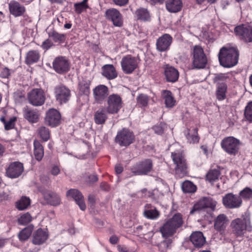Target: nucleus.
Masks as SVG:
<instances>
[{
	"label": "nucleus",
	"mask_w": 252,
	"mask_h": 252,
	"mask_svg": "<svg viewBox=\"0 0 252 252\" xmlns=\"http://www.w3.org/2000/svg\"><path fill=\"white\" fill-rule=\"evenodd\" d=\"M61 116L58 111L54 108L48 110L46 113L45 122L52 127L57 126L59 125Z\"/></svg>",
	"instance_id": "nucleus-17"
},
{
	"label": "nucleus",
	"mask_w": 252,
	"mask_h": 252,
	"mask_svg": "<svg viewBox=\"0 0 252 252\" xmlns=\"http://www.w3.org/2000/svg\"><path fill=\"white\" fill-rule=\"evenodd\" d=\"M123 106L121 97L118 94H112L107 97L106 111L111 114H117Z\"/></svg>",
	"instance_id": "nucleus-6"
},
{
	"label": "nucleus",
	"mask_w": 252,
	"mask_h": 252,
	"mask_svg": "<svg viewBox=\"0 0 252 252\" xmlns=\"http://www.w3.org/2000/svg\"><path fill=\"white\" fill-rule=\"evenodd\" d=\"M217 205V201L211 198L205 197L198 201L195 204L193 209L190 211L192 214L193 212L202 209L209 208L212 210H214Z\"/></svg>",
	"instance_id": "nucleus-21"
},
{
	"label": "nucleus",
	"mask_w": 252,
	"mask_h": 252,
	"mask_svg": "<svg viewBox=\"0 0 252 252\" xmlns=\"http://www.w3.org/2000/svg\"><path fill=\"white\" fill-rule=\"evenodd\" d=\"M9 9L10 13L15 17L22 16L26 11L25 7L15 0L9 2Z\"/></svg>",
	"instance_id": "nucleus-26"
},
{
	"label": "nucleus",
	"mask_w": 252,
	"mask_h": 252,
	"mask_svg": "<svg viewBox=\"0 0 252 252\" xmlns=\"http://www.w3.org/2000/svg\"><path fill=\"white\" fill-rule=\"evenodd\" d=\"M115 171L117 174L121 173L123 171V167L120 165H117L115 166Z\"/></svg>",
	"instance_id": "nucleus-61"
},
{
	"label": "nucleus",
	"mask_w": 252,
	"mask_h": 252,
	"mask_svg": "<svg viewBox=\"0 0 252 252\" xmlns=\"http://www.w3.org/2000/svg\"><path fill=\"white\" fill-rule=\"evenodd\" d=\"M54 93L57 101L60 104L66 103L70 97V90L63 85L56 86L55 88Z\"/></svg>",
	"instance_id": "nucleus-15"
},
{
	"label": "nucleus",
	"mask_w": 252,
	"mask_h": 252,
	"mask_svg": "<svg viewBox=\"0 0 252 252\" xmlns=\"http://www.w3.org/2000/svg\"><path fill=\"white\" fill-rule=\"evenodd\" d=\"M171 156L174 163L176 165V175L178 178H181L187 173V166L184 157L180 152L172 153Z\"/></svg>",
	"instance_id": "nucleus-7"
},
{
	"label": "nucleus",
	"mask_w": 252,
	"mask_h": 252,
	"mask_svg": "<svg viewBox=\"0 0 252 252\" xmlns=\"http://www.w3.org/2000/svg\"><path fill=\"white\" fill-rule=\"evenodd\" d=\"M31 201L29 197H22L19 201L17 202V208L19 210H23L28 208L30 205Z\"/></svg>",
	"instance_id": "nucleus-41"
},
{
	"label": "nucleus",
	"mask_w": 252,
	"mask_h": 252,
	"mask_svg": "<svg viewBox=\"0 0 252 252\" xmlns=\"http://www.w3.org/2000/svg\"><path fill=\"white\" fill-rule=\"evenodd\" d=\"M24 170L23 164L20 162L11 163L6 169V173L11 178H16L20 176Z\"/></svg>",
	"instance_id": "nucleus-19"
},
{
	"label": "nucleus",
	"mask_w": 252,
	"mask_h": 252,
	"mask_svg": "<svg viewBox=\"0 0 252 252\" xmlns=\"http://www.w3.org/2000/svg\"><path fill=\"white\" fill-rule=\"evenodd\" d=\"M220 175V172L218 170H211L206 175V179L210 183H212L218 179Z\"/></svg>",
	"instance_id": "nucleus-43"
},
{
	"label": "nucleus",
	"mask_w": 252,
	"mask_h": 252,
	"mask_svg": "<svg viewBox=\"0 0 252 252\" xmlns=\"http://www.w3.org/2000/svg\"><path fill=\"white\" fill-rule=\"evenodd\" d=\"M222 203L226 208L236 209L241 206L242 199L239 195L229 193L223 197Z\"/></svg>",
	"instance_id": "nucleus-12"
},
{
	"label": "nucleus",
	"mask_w": 252,
	"mask_h": 252,
	"mask_svg": "<svg viewBox=\"0 0 252 252\" xmlns=\"http://www.w3.org/2000/svg\"><path fill=\"white\" fill-rule=\"evenodd\" d=\"M105 16L115 27H121L123 26V16L117 9L113 8L107 9L105 12Z\"/></svg>",
	"instance_id": "nucleus-13"
},
{
	"label": "nucleus",
	"mask_w": 252,
	"mask_h": 252,
	"mask_svg": "<svg viewBox=\"0 0 252 252\" xmlns=\"http://www.w3.org/2000/svg\"><path fill=\"white\" fill-rule=\"evenodd\" d=\"M239 196L241 199L248 200L252 198V189L249 187L244 188L239 192Z\"/></svg>",
	"instance_id": "nucleus-44"
},
{
	"label": "nucleus",
	"mask_w": 252,
	"mask_h": 252,
	"mask_svg": "<svg viewBox=\"0 0 252 252\" xmlns=\"http://www.w3.org/2000/svg\"><path fill=\"white\" fill-rule=\"evenodd\" d=\"M165 126L164 124H160L159 125L154 126L153 129L156 133L160 134L163 132Z\"/></svg>",
	"instance_id": "nucleus-54"
},
{
	"label": "nucleus",
	"mask_w": 252,
	"mask_h": 252,
	"mask_svg": "<svg viewBox=\"0 0 252 252\" xmlns=\"http://www.w3.org/2000/svg\"><path fill=\"white\" fill-rule=\"evenodd\" d=\"M109 241L111 244H115L118 241V238L117 236L113 235L110 238Z\"/></svg>",
	"instance_id": "nucleus-60"
},
{
	"label": "nucleus",
	"mask_w": 252,
	"mask_h": 252,
	"mask_svg": "<svg viewBox=\"0 0 252 252\" xmlns=\"http://www.w3.org/2000/svg\"><path fill=\"white\" fill-rule=\"evenodd\" d=\"M7 242V239L0 237V248L3 247Z\"/></svg>",
	"instance_id": "nucleus-63"
},
{
	"label": "nucleus",
	"mask_w": 252,
	"mask_h": 252,
	"mask_svg": "<svg viewBox=\"0 0 252 252\" xmlns=\"http://www.w3.org/2000/svg\"><path fill=\"white\" fill-rule=\"evenodd\" d=\"M172 37L169 34H164L159 37L156 43L157 49L159 52L168 50L172 42Z\"/></svg>",
	"instance_id": "nucleus-20"
},
{
	"label": "nucleus",
	"mask_w": 252,
	"mask_h": 252,
	"mask_svg": "<svg viewBox=\"0 0 252 252\" xmlns=\"http://www.w3.org/2000/svg\"><path fill=\"white\" fill-rule=\"evenodd\" d=\"M186 136L188 140V142L189 143L195 144L199 142V137L198 136L197 129L196 128L188 129Z\"/></svg>",
	"instance_id": "nucleus-36"
},
{
	"label": "nucleus",
	"mask_w": 252,
	"mask_h": 252,
	"mask_svg": "<svg viewBox=\"0 0 252 252\" xmlns=\"http://www.w3.org/2000/svg\"><path fill=\"white\" fill-rule=\"evenodd\" d=\"M137 104L141 107H144L147 106L149 102V97L147 95L141 94L137 98Z\"/></svg>",
	"instance_id": "nucleus-50"
},
{
	"label": "nucleus",
	"mask_w": 252,
	"mask_h": 252,
	"mask_svg": "<svg viewBox=\"0 0 252 252\" xmlns=\"http://www.w3.org/2000/svg\"><path fill=\"white\" fill-rule=\"evenodd\" d=\"M0 75L2 78H7L10 75L9 70L7 68H3L1 72Z\"/></svg>",
	"instance_id": "nucleus-56"
},
{
	"label": "nucleus",
	"mask_w": 252,
	"mask_h": 252,
	"mask_svg": "<svg viewBox=\"0 0 252 252\" xmlns=\"http://www.w3.org/2000/svg\"><path fill=\"white\" fill-rule=\"evenodd\" d=\"M34 146V155L36 159L40 161L42 159L44 156V150L42 145L37 140H34L33 142Z\"/></svg>",
	"instance_id": "nucleus-37"
},
{
	"label": "nucleus",
	"mask_w": 252,
	"mask_h": 252,
	"mask_svg": "<svg viewBox=\"0 0 252 252\" xmlns=\"http://www.w3.org/2000/svg\"><path fill=\"white\" fill-rule=\"evenodd\" d=\"M182 189L184 192L193 193L196 190V187L192 182L189 181L183 183Z\"/></svg>",
	"instance_id": "nucleus-40"
},
{
	"label": "nucleus",
	"mask_w": 252,
	"mask_h": 252,
	"mask_svg": "<svg viewBox=\"0 0 252 252\" xmlns=\"http://www.w3.org/2000/svg\"><path fill=\"white\" fill-rule=\"evenodd\" d=\"M230 227L232 232L237 236H243L247 230L251 231V218L250 213L245 212L241 218L232 220Z\"/></svg>",
	"instance_id": "nucleus-3"
},
{
	"label": "nucleus",
	"mask_w": 252,
	"mask_h": 252,
	"mask_svg": "<svg viewBox=\"0 0 252 252\" xmlns=\"http://www.w3.org/2000/svg\"><path fill=\"white\" fill-rule=\"evenodd\" d=\"M88 0H83L82 2L79 3H75L74 4L75 11L77 14H80L84 10L88 8V5L87 4Z\"/></svg>",
	"instance_id": "nucleus-45"
},
{
	"label": "nucleus",
	"mask_w": 252,
	"mask_h": 252,
	"mask_svg": "<svg viewBox=\"0 0 252 252\" xmlns=\"http://www.w3.org/2000/svg\"><path fill=\"white\" fill-rule=\"evenodd\" d=\"M106 108H101L96 111L94 115V120L97 125L103 124L107 119Z\"/></svg>",
	"instance_id": "nucleus-34"
},
{
	"label": "nucleus",
	"mask_w": 252,
	"mask_h": 252,
	"mask_svg": "<svg viewBox=\"0 0 252 252\" xmlns=\"http://www.w3.org/2000/svg\"><path fill=\"white\" fill-rule=\"evenodd\" d=\"M220 145L222 149L227 154L231 156H235L239 153L240 141L233 136H228L221 140Z\"/></svg>",
	"instance_id": "nucleus-4"
},
{
	"label": "nucleus",
	"mask_w": 252,
	"mask_h": 252,
	"mask_svg": "<svg viewBox=\"0 0 252 252\" xmlns=\"http://www.w3.org/2000/svg\"><path fill=\"white\" fill-rule=\"evenodd\" d=\"M32 218L31 215L28 213L23 214L20 218L18 219V222L20 224L26 225L32 221Z\"/></svg>",
	"instance_id": "nucleus-52"
},
{
	"label": "nucleus",
	"mask_w": 252,
	"mask_h": 252,
	"mask_svg": "<svg viewBox=\"0 0 252 252\" xmlns=\"http://www.w3.org/2000/svg\"><path fill=\"white\" fill-rule=\"evenodd\" d=\"M51 174L54 176H57L60 172V168L57 166H53L51 170Z\"/></svg>",
	"instance_id": "nucleus-58"
},
{
	"label": "nucleus",
	"mask_w": 252,
	"mask_h": 252,
	"mask_svg": "<svg viewBox=\"0 0 252 252\" xmlns=\"http://www.w3.org/2000/svg\"><path fill=\"white\" fill-rule=\"evenodd\" d=\"M135 14L138 19L142 21H148L150 19V15L148 11L143 8L137 9L135 12Z\"/></svg>",
	"instance_id": "nucleus-39"
},
{
	"label": "nucleus",
	"mask_w": 252,
	"mask_h": 252,
	"mask_svg": "<svg viewBox=\"0 0 252 252\" xmlns=\"http://www.w3.org/2000/svg\"><path fill=\"white\" fill-rule=\"evenodd\" d=\"M133 132L127 128H123L118 132L115 140L121 146H127L134 141Z\"/></svg>",
	"instance_id": "nucleus-8"
},
{
	"label": "nucleus",
	"mask_w": 252,
	"mask_h": 252,
	"mask_svg": "<svg viewBox=\"0 0 252 252\" xmlns=\"http://www.w3.org/2000/svg\"><path fill=\"white\" fill-rule=\"evenodd\" d=\"M49 35L53 38L55 42H63L65 39V34L59 33L55 31L49 33Z\"/></svg>",
	"instance_id": "nucleus-47"
},
{
	"label": "nucleus",
	"mask_w": 252,
	"mask_h": 252,
	"mask_svg": "<svg viewBox=\"0 0 252 252\" xmlns=\"http://www.w3.org/2000/svg\"><path fill=\"white\" fill-rule=\"evenodd\" d=\"M109 94L108 87L104 85H99L93 89L94 100L98 103H102Z\"/></svg>",
	"instance_id": "nucleus-18"
},
{
	"label": "nucleus",
	"mask_w": 252,
	"mask_h": 252,
	"mask_svg": "<svg viewBox=\"0 0 252 252\" xmlns=\"http://www.w3.org/2000/svg\"><path fill=\"white\" fill-rule=\"evenodd\" d=\"M144 217L150 220H156L160 216L159 212L155 207L150 204H146L143 212Z\"/></svg>",
	"instance_id": "nucleus-30"
},
{
	"label": "nucleus",
	"mask_w": 252,
	"mask_h": 252,
	"mask_svg": "<svg viewBox=\"0 0 252 252\" xmlns=\"http://www.w3.org/2000/svg\"><path fill=\"white\" fill-rule=\"evenodd\" d=\"M1 121L4 124V127L6 130H9L13 128L15 125V121L16 120L15 117L11 118L9 121L5 122L4 121V118L1 119Z\"/></svg>",
	"instance_id": "nucleus-53"
},
{
	"label": "nucleus",
	"mask_w": 252,
	"mask_h": 252,
	"mask_svg": "<svg viewBox=\"0 0 252 252\" xmlns=\"http://www.w3.org/2000/svg\"><path fill=\"white\" fill-rule=\"evenodd\" d=\"M66 195L68 198H73L81 210L84 211L86 209V206L83 196L82 193L77 189H70L66 192Z\"/></svg>",
	"instance_id": "nucleus-23"
},
{
	"label": "nucleus",
	"mask_w": 252,
	"mask_h": 252,
	"mask_svg": "<svg viewBox=\"0 0 252 252\" xmlns=\"http://www.w3.org/2000/svg\"><path fill=\"white\" fill-rule=\"evenodd\" d=\"M225 78V76L224 75L220 74L214 78V81L217 82L216 94L219 100H222L226 98L227 85L224 82H219L220 81L223 80Z\"/></svg>",
	"instance_id": "nucleus-14"
},
{
	"label": "nucleus",
	"mask_w": 252,
	"mask_h": 252,
	"mask_svg": "<svg viewBox=\"0 0 252 252\" xmlns=\"http://www.w3.org/2000/svg\"><path fill=\"white\" fill-rule=\"evenodd\" d=\"M183 7L182 0H167L166 1V9L171 13L180 11Z\"/></svg>",
	"instance_id": "nucleus-29"
},
{
	"label": "nucleus",
	"mask_w": 252,
	"mask_h": 252,
	"mask_svg": "<svg viewBox=\"0 0 252 252\" xmlns=\"http://www.w3.org/2000/svg\"><path fill=\"white\" fill-rule=\"evenodd\" d=\"M28 99L30 104L33 106H41L45 100L44 91L40 89H34L28 94Z\"/></svg>",
	"instance_id": "nucleus-11"
},
{
	"label": "nucleus",
	"mask_w": 252,
	"mask_h": 252,
	"mask_svg": "<svg viewBox=\"0 0 252 252\" xmlns=\"http://www.w3.org/2000/svg\"><path fill=\"white\" fill-rule=\"evenodd\" d=\"M228 223V219L224 214L218 215L214 220V228L221 235H223Z\"/></svg>",
	"instance_id": "nucleus-22"
},
{
	"label": "nucleus",
	"mask_w": 252,
	"mask_h": 252,
	"mask_svg": "<svg viewBox=\"0 0 252 252\" xmlns=\"http://www.w3.org/2000/svg\"><path fill=\"white\" fill-rule=\"evenodd\" d=\"M153 169V162L150 159H146L137 163L131 168V171L136 175L148 174Z\"/></svg>",
	"instance_id": "nucleus-9"
},
{
	"label": "nucleus",
	"mask_w": 252,
	"mask_h": 252,
	"mask_svg": "<svg viewBox=\"0 0 252 252\" xmlns=\"http://www.w3.org/2000/svg\"><path fill=\"white\" fill-rule=\"evenodd\" d=\"M32 229L30 227H27L21 230L19 235V238L21 241L27 240L31 235Z\"/></svg>",
	"instance_id": "nucleus-42"
},
{
	"label": "nucleus",
	"mask_w": 252,
	"mask_h": 252,
	"mask_svg": "<svg viewBox=\"0 0 252 252\" xmlns=\"http://www.w3.org/2000/svg\"><path fill=\"white\" fill-rule=\"evenodd\" d=\"M244 115L247 120L252 122V101L249 102L247 105Z\"/></svg>",
	"instance_id": "nucleus-51"
},
{
	"label": "nucleus",
	"mask_w": 252,
	"mask_h": 252,
	"mask_svg": "<svg viewBox=\"0 0 252 252\" xmlns=\"http://www.w3.org/2000/svg\"><path fill=\"white\" fill-rule=\"evenodd\" d=\"M40 55L38 51L32 50L27 54L26 58V63L27 64H31L38 61Z\"/></svg>",
	"instance_id": "nucleus-38"
},
{
	"label": "nucleus",
	"mask_w": 252,
	"mask_h": 252,
	"mask_svg": "<svg viewBox=\"0 0 252 252\" xmlns=\"http://www.w3.org/2000/svg\"><path fill=\"white\" fill-rule=\"evenodd\" d=\"M122 69L127 74L131 73L138 66V61L130 55L124 56L121 62Z\"/></svg>",
	"instance_id": "nucleus-10"
},
{
	"label": "nucleus",
	"mask_w": 252,
	"mask_h": 252,
	"mask_svg": "<svg viewBox=\"0 0 252 252\" xmlns=\"http://www.w3.org/2000/svg\"><path fill=\"white\" fill-rule=\"evenodd\" d=\"M48 237V233L42 229H38L33 234L32 242L35 245H41L44 243Z\"/></svg>",
	"instance_id": "nucleus-28"
},
{
	"label": "nucleus",
	"mask_w": 252,
	"mask_h": 252,
	"mask_svg": "<svg viewBox=\"0 0 252 252\" xmlns=\"http://www.w3.org/2000/svg\"><path fill=\"white\" fill-rule=\"evenodd\" d=\"M192 66L193 68H204L207 63V58L203 48L198 45L194 46L192 51Z\"/></svg>",
	"instance_id": "nucleus-5"
},
{
	"label": "nucleus",
	"mask_w": 252,
	"mask_h": 252,
	"mask_svg": "<svg viewBox=\"0 0 252 252\" xmlns=\"http://www.w3.org/2000/svg\"><path fill=\"white\" fill-rule=\"evenodd\" d=\"M79 88L80 92L87 95L90 92V83L83 80L79 83Z\"/></svg>",
	"instance_id": "nucleus-49"
},
{
	"label": "nucleus",
	"mask_w": 252,
	"mask_h": 252,
	"mask_svg": "<svg viewBox=\"0 0 252 252\" xmlns=\"http://www.w3.org/2000/svg\"><path fill=\"white\" fill-rule=\"evenodd\" d=\"M102 75L109 80L114 79L117 77V73L112 64H106L103 66Z\"/></svg>",
	"instance_id": "nucleus-31"
},
{
	"label": "nucleus",
	"mask_w": 252,
	"mask_h": 252,
	"mask_svg": "<svg viewBox=\"0 0 252 252\" xmlns=\"http://www.w3.org/2000/svg\"><path fill=\"white\" fill-rule=\"evenodd\" d=\"M171 243L172 241L171 239H166L160 242L157 246L160 252H166L170 248Z\"/></svg>",
	"instance_id": "nucleus-48"
},
{
	"label": "nucleus",
	"mask_w": 252,
	"mask_h": 252,
	"mask_svg": "<svg viewBox=\"0 0 252 252\" xmlns=\"http://www.w3.org/2000/svg\"><path fill=\"white\" fill-rule=\"evenodd\" d=\"M248 42H252V27H249Z\"/></svg>",
	"instance_id": "nucleus-64"
},
{
	"label": "nucleus",
	"mask_w": 252,
	"mask_h": 252,
	"mask_svg": "<svg viewBox=\"0 0 252 252\" xmlns=\"http://www.w3.org/2000/svg\"><path fill=\"white\" fill-rule=\"evenodd\" d=\"M164 72L167 82L174 83L178 79L179 73L177 69L168 64L164 66Z\"/></svg>",
	"instance_id": "nucleus-24"
},
{
	"label": "nucleus",
	"mask_w": 252,
	"mask_h": 252,
	"mask_svg": "<svg viewBox=\"0 0 252 252\" xmlns=\"http://www.w3.org/2000/svg\"><path fill=\"white\" fill-rule=\"evenodd\" d=\"M161 96L164 100L166 107L172 108L176 104V100L172 93L168 90H163L161 93Z\"/></svg>",
	"instance_id": "nucleus-33"
},
{
	"label": "nucleus",
	"mask_w": 252,
	"mask_h": 252,
	"mask_svg": "<svg viewBox=\"0 0 252 252\" xmlns=\"http://www.w3.org/2000/svg\"><path fill=\"white\" fill-rule=\"evenodd\" d=\"M39 135L42 139L44 141H47L50 138V132L49 129L44 126H41L38 130Z\"/></svg>",
	"instance_id": "nucleus-46"
},
{
	"label": "nucleus",
	"mask_w": 252,
	"mask_h": 252,
	"mask_svg": "<svg viewBox=\"0 0 252 252\" xmlns=\"http://www.w3.org/2000/svg\"><path fill=\"white\" fill-rule=\"evenodd\" d=\"M25 118L30 123H36L39 119V114L36 110L27 109L24 113Z\"/></svg>",
	"instance_id": "nucleus-35"
},
{
	"label": "nucleus",
	"mask_w": 252,
	"mask_h": 252,
	"mask_svg": "<svg viewBox=\"0 0 252 252\" xmlns=\"http://www.w3.org/2000/svg\"><path fill=\"white\" fill-rule=\"evenodd\" d=\"M190 240L196 248H201L206 242L203 233L200 231L193 232L190 236Z\"/></svg>",
	"instance_id": "nucleus-27"
},
{
	"label": "nucleus",
	"mask_w": 252,
	"mask_h": 252,
	"mask_svg": "<svg viewBox=\"0 0 252 252\" xmlns=\"http://www.w3.org/2000/svg\"><path fill=\"white\" fill-rule=\"evenodd\" d=\"M183 223L182 215L180 213H176L171 218L165 220L160 227L159 231L163 238L171 237L177 232L179 228L182 226Z\"/></svg>",
	"instance_id": "nucleus-2"
},
{
	"label": "nucleus",
	"mask_w": 252,
	"mask_h": 252,
	"mask_svg": "<svg viewBox=\"0 0 252 252\" xmlns=\"http://www.w3.org/2000/svg\"><path fill=\"white\" fill-rule=\"evenodd\" d=\"M54 70L59 74L67 72L69 69V63L66 58L63 57L56 58L53 62Z\"/></svg>",
	"instance_id": "nucleus-16"
},
{
	"label": "nucleus",
	"mask_w": 252,
	"mask_h": 252,
	"mask_svg": "<svg viewBox=\"0 0 252 252\" xmlns=\"http://www.w3.org/2000/svg\"><path fill=\"white\" fill-rule=\"evenodd\" d=\"M40 191L48 204L53 206H57L60 204L61 198L58 194L46 190H41Z\"/></svg>",
	"instance_id": "nucleus-25"
},
{
	"label": "nucleus",
	"mask_w": 252,
	"mask_h": 252,
	"mask_svg": "<svg viewBox=\"0 0 252 252\" xmlns=\"http://www.w3.org/2000/svg\"><path fill=\"white\" fill-rule=\"evenodd\" d=\"M113 1L117 5L124 6L128 3V0H113Z\"/></svg>",
	"instance_id": "nucleus-57"
},
{
	"label": "nucleus",
	"mask_w": 252,
	"mask_h": 252,
	"mask_svg": "<svg viewBox=\"0 0 252 252\" xmlns=\"http://www.w3.org/2000/svg\"><path fill=\"white\" fill-rule=\"evenodd\" d=\"M201 149L203 152L204 154H205L206 156H208L209 154V152L208 151L207 146L206 145H202L201 146Z\"/></svg>",
	"instance_id": "nucleus-62"
},
{
	"label": "nucleus",
	"mask_w": 252,
	"mask_h": 252,
	"mask_svg": "<svg viewBox=\"0 0 252 252\" xmlns=\"http://www.w3.org/2000/svg\"><path fill=\"white\" fill-rule=\"evenodd\" d=\"M218 56L220 64L224 67L230 68L237 64L239 52L236 48L226 45L220 49Z\"/></svg>",
	"instance_id": "nucleus-1"
},
{
	"label": "nucleus",
	"mask_w": 252,
	"mask_h": 252,
	"mask_svg": "<svg viewBox=\"0 0 252 252\" xmlns=\"http://www.w3.org/2000/svg\"><path fill=\"white\" fill-rule=\"evenodd\" d=\"M98 180L97 177L96 175L93 174L89 176L88 181L89 182H95Z\"/></svg>",
	"instance_id": "nucleus-59"
},
{
	"label": "nucleus",
	"mask_w": 252,
	"mask_h": 252,
	"mask_svg": "<svg viewBox=\"0 0 252 252\" xmlns=\"http://www.w3.org/2000/svg\"><path fill=\"white\" fill-rule=\"evenodd\" d=\"M234 32L239 38L248 42L249 27L248 28L244 25L238 26L235 28Z\"/></svg>",
	"instance_id": "nucleus-32"
},
{
	"label": "nucleus",
	"mask_w": 252,
	"mask_h": 252,
	"mask_svg": "<svg viewBox=\"0 0 252 252\" xmlns=\"http://www.w3.org/2000/svg\"><path fill=\"white\" fill-rule=\"evenodd\" d=\"M53 45L52 41L49 39H46L44 41L42 44V47L43 49L48 50Z\"/></svg>",
	"instance_id": "nucleus-55"
}]
</instances>
